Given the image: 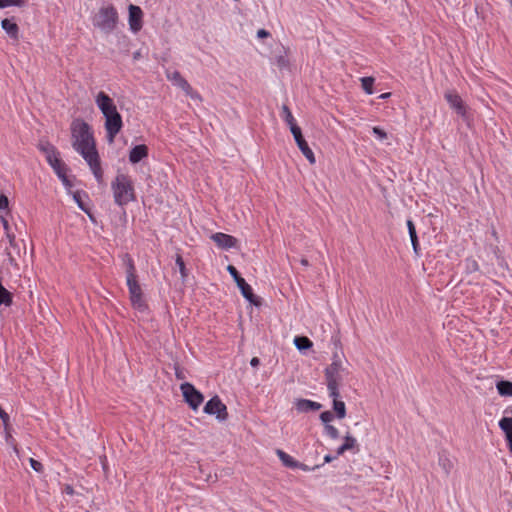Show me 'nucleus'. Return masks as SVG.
<instances>
[{"instance_id":"nucleus-1","label":"nucleus","mask_w":512,"mask_h":512,"mask_svg":"<svg viewBox=\"0 0 512 512\" xmlns=\"http://www.w3.org/2000/svg\"><path fill=\"white\" fill-rule=\"evenodd\" d=\"M73 148L84 158L90 166L95 178L100 181L102 170L99 155L89 125L82 120H75L71 125Z\"/></svg>"},{"instance_id":"nucleus-2","label":"nucleus","mask_w":512,"mask_h":512,"mask_svg":"<svg viewBox=\"0 0 512 512\" xmlns=\"http://www.w3.org/2000/svg\"><path fill=\"white\" fill-rule=\"evenodd\" d=\"M114 205L110 209V220L115 228L125 229L126 210L124 206L128 203V177L120 174L112 182Z\"/></svg>"},{"instance_id":"nucleus-3","label":"nucleus","mask_w":512,"mask_h":512,"mask_svg":"<svg viewBox=\"0 0 512 512\" xmlns=\"http://www.w3.org/2000/svg\"><path fill=\"white\" fill-rule=\"evenodd\" d=\"M96 104L105 117V129L109 143L114 141L116 134L122 127V118L118 113L113 100L104 92L96 96Z\"/></svg>"},{"instance_id":"nucleus-4","label":"nucleus","mask_w":512,"mask_h":512,"mask_svg":"<svg viewBox=\"0 0 512 512\" xmlns=\"http://www.w3.org/2000/svg\"><path fill=\"white\" fill-rule=\"evenodd\" d=\"M347 370L343 367L340 357L335 354L331 364L325 369V378L329 396H337L344 381Z\"/></svg>"},{"instance_id":"nucleus-5","label":"nucleus","mask_w":512,"mask_h":512,"mask_svg":"<svg viewBox=\"0 0 512 512\" xmlns=\"http://www.w3.org/2000/svg\"><path fill=\"white\" fill-rule=\"evenodd\" d=\"M130 302L133 308L139 314L140 319H148L149 317V307L146 302V298L142 292L141 287L136 282V280L132 277L130 273Z\"/></svg>"},{"instance_id":"nucleus-6","label":"nucleus","mask_w":512,"mask_h":512,"mask_svg":"<svg viewBox=\"0 0 512 512\" xmlns=\"http://www.w3.org/2000/svg\"><path fill=\"white\" fill-rule=\"evenodd\" d=\"M165 75H166V78L172 83V85L181 89L185 93L186 96H188L195 102H199V103L202 102V96L199 94L198 91L193 89V87L181 75V73L179 71L166 70Z\"/></svg>"},{"instance_id":"nucleus-7","label":"nucleus","mask_w":512,"mask_h":512,"mask_svg":"<svg viewBox=\"0 0 512 512\" xmlns=\"http://www.w3.org/2000/svg\"><path fill=\"white\" fill-rule=\"evenodd\" d=\"M43 150L46 153L47 162L53 168L56 175L61 179V181L63 182L64 185H66V186L70 185L69 180L66 175L67 167L59 158L56 149L53 146L49 145L48 147L44 148Z\"/></svg>"},{"instance_id":"nucleus-8","label":"nucleus","mask_w":512,"mask_h":512,"mask_svg":"<svg viewBox=\"0 0 512 512\" xmlns=\"http://www.w3.org/2000/svg\"><path fill=\"white\" fill-rule=\"evenodd\" d=\"M117 21L116 9L112 6L103 7L99 10L98 14L94 17V25L104 31H111L114 29Z\"/></svg>"},{"instance_id":"nucleus-9","label":"nucleus","mask_w":512,"mask_h":512,"mask_svg":"<svg viewBox=\"0 0 512 512\" xmlns=\"http://www.w3.org/2000/svg\"><path fill=\"white\" fill-rule=\"evenodd\" d=\"M180 390L182 392L185 402L190 406L192 410L196 411L199 408V406L203 403V394L200 391H198L191 383H182L180 385Z\"/></svg>"},{"instance_id":"nucleus-10","label":"nucleus","mask_w":512,"mask_h":512,"mask_svg":"<svg viewBox=\"0 0 512 512\" xmlns=\"http://www.w3.org/2000/svg\"><path fill=\"white\" fill-rule=\"evenodd\" d=\"M204 413L214 415L219 421H225L228 418L227 407L218 396L212 397L205 404Z\"/></svg>"},{"instance_id":"nucleus-11","label":"nucleus","mask_w":512,"mask_h":512,"mask_svg":"<svg viewBox=\"0 0 512 512\" xmlns=\"http://www.w3.org/2000/svg\"><path fill=\"white\" fill-rule=\"evenodd\" d=\"M446 101L451 109H453L462 119L467 120L468 107L456 91H447L444 94Z\"/></svg>"},{"instance_id":"nucleus-12","label":"nucleus","mask_w":512,"mask_h":512,"mask_svg":"<svg viewBox=\"0 0 512 512\" xmlns=\"http://www.w3.org/2000/svg\"><path fill=\"white\" fill-rule=\"evenodd\" d=\"M149 156V148L145 144H137L130 148V164L135 165L141 163L144 165Z\"/></svg>"},{"instance_id":"nucleus-13","label":"nucleus","mask_w":512,"mask_h":512,"mask_svg":"<svg viewBox=\"0 0 512 512\" xmlns=\"http://www.w3.org/2000/svg\"><path fill=\"white\" fill-rule=\"evenodd\" d=\"M143 27V11L139 6L130 4V31L139 32Z\"/></svg>"},{"instance_id":"nucleus-14","label":"nucleus","mask_w":512,"mask_h":512,"mask_svg":"<svg viewBox=\"0 0 512 512\" xmlns=\"http://www.w3.org/2000/svg\"><path fill=\"white\" fill-rule=\"evenodd\" d=\"M211 239L216 243V245L219 248L225 250L235 248L237 245V239L235 237L221 232L212 234Z\"/></svg>"},{"instance_id":"nucleus-15","label":"nucleus","mask_w":512,"mask_h":512,"mask_svg":"<svg viewBox=\"0 0 512 512\" xmlns=\"http://www.w3.org/2000/svg\"><path fill=\"white\" fill-rule=\"evenodd\" d=\"M322 405L318 402L309 400V399H298L295 402V408L298 412L306 413L309 411H318L320 410Z\"/></svg>"},{"instance_id":"nucleus-16","label":"nucleus","mask_w":512,"mask_h":512,"mask_svg":"<svg viewBox=\"0 0 512 512\" xmlns=\"http://www.w3.org/2000/svg\"><path fill=\"white\" fill-rule=\"evenodd\" d=\"M1 27L6 34L13 40H19V27L11 19L5 18L1 21Z\"/></svg>"},{"instance_id":"nucleus-17","label":"nucleus","mask_w":512,"mask_h":512,"mask_svg":"<svg viewBox=\"0 0 512 512\" xmlns=\"http://www.w3.org/2000/svg\"><path fill=\"white\" fill-rule=\"evenodd\" d=\"M438 464L443 469L446 475H448L454 467V459L451 458L446 452L439 453Z\"/></svg>"},{"instance_id":"nucleus-18","label":"nucleus","mask_w":512,"mask_h":512,"mask_svg":"<svg viewBox=\"0 0 512 512\" xmlns=\"http://www.w3.org/2000/svg\"><path fill=\"white\" fill-rule=\"evenodd\" d=\"M333 400V410L335 411L336 417L338 419H343L346 417V406L345 403L339 400L340 392L338 391L337 396H329Z\"/></svg>"},{"instance_id":"nucleus-19","label":"nucleus","mask_w":512,"mask_h":512,"mask_svg":"<svg viewBox=\"0 0 512 512\" xmlns=\"http://www.w3.org/2000/svg\"><path fill=\"white\" fill-rule=\"evenodd\" d=\"M407 228L410 236L413 251L416 255H419V242L416 233V228L412 220H407Z\"/></svg>"},{"instance_id":"nucleus-20","label":"nucleus","mask_w":512,"mask_h":512,"mask_svg":"<svg viewBox=\"0 0 512 512\" xmlns=\"http://www.w3.org/2000/svg\"><path fill=\"white\" fill-rule=\"evenodd\" d=\"M237 286L238 288L240 289L241 291V294L243 295V297L248 300L249 302L251 303H254V294H253V289L252 287L245 281V279H241L240 281H238L237 283Z\"/></svg>"},{"instance_id":"nucleus-21","label":"nucleus","mask_w":512,"mask_h":512,"mask_svg":"<svg viewBox=\"0 0 512 512\" xmlns=\"http://www.w3.org/2000/svg\"><path fill=\"white\" fill-rule=\"evenodd\" d=\"M496 389L502 397H512V382L507 380H500L496 383Z\"/></svg>"},{"instance_id":"nucleus-22","label":"nucleus","mask_w":512,"mask_h":512,"mask_svg":"<svg viewBox=\"0 0 512 512\" xmlns=\"http://www.w3.org/2000/svg\"><path fill=\"white\" fill-rule=\"evenodd\" d=\"M276 453L284 466L291 469H296V467L298 466L297 460H295L292 456H290L283 450L278 449Z\"/></svg>"},{"instance_id":"nucleus-23","label":"nucleus","mask_w":512,"mask_h":512,"mask_svg":"<svg viewBox=\"0 0 512 512\" xmlns=\"http://www.w3.org/2000/svg\"><path fill=\"white\" fill-rule=\"evenodd\" d=\"M281 116H282L283 120L286 122V124L289 126L290 129H291V127L298 126L296 119L294 118V116H293L292 112L290 111V109L288 108V106H286V105L282 106Z\"/></svg>"},{"instance_id":"nucleus-24","label":"nucleus","mask_w":512,"mask_h":512,"mask_svg":"<svg viewBox=\"0 0 512 512\" xmlns=\"http://www.w3.org/2000/svg\"><path fill=\"white\" fill-rule=\"evenodd\" d=\"M297 146L310 164H314L316 162L315 155L306 141L302 143L300 142Z\"/></svg>"},{"instance_id":"nucleus-25","label":"nucleus","mask_w":512,"mask_h":512,"mask_svg":"<svg viewBox=\"0 0 512 512\" xmlns=\"http://www.w3.org/2000/svg\"><path fill=\"white\" fill-rule=\"evenodd\" d=\"M374 78L373 77H362L361 78V86L366 94L372 95L373 91Z\"/></svg>"},{"instance_id":"nucleus-26","label":"nucleus","mask_w":512,"mask_h":512,"mask_svg":"<svg viewBox=\"0 0 512 512\" xmlns=\"http://www.w3.org/2000/svg\"><path fill=\"white\" fill-rule=\"evenodd\" d=\"M342 445H343V447L347 451H350V450H353V449L357 448V440L351 434L347 433L343 437V444Z\"/></svg>"},{"instance_id":"nucleus-27","label":"nucleus","mask_w":512,"mask_h":512,"mask_svg":"<svg viewBox=\"0 0 512 512\" xmlns=\"http://www.w3.org/2000/svg\"><path fill=\"white\" fill-rule=\"evenodd\" d=\"M294 344L300 351L312 346V342L307 337H295Z\"/></svg>"},{"instance_id":"nucleus-28","label":"nucleus","mask_w":512,"mask_h":512,"mask_svg":"<svg viewBox=\"0 0 512 512\" xmlns=\"http://www.w3.org/2000/svg\"><path fill=\"white\" fill-rule=\"evenodd\" d=\"M73 198H74L75 202L77 203L78 207L83 212H85L90 217L91 220L94 221V218H93L92 214L90 213L89 208L82 201L81 194L79 192H76V193H74Z\"/></svg>"},{"instance_id":"nucleus-29","label":"nucleus","mask_w":512,"mask_h":512,"mask_svg":"<svg viewBox=\"0 0 512 512\" xmlns=\"http://www.w3.org/2000/svg\"><path fill=\"white\" fill-rule=\"evenodd\" d=\"M499 427L504 432V434H508L512 432V418L511 417H503L499 421Z\"/></svg>"},{"instance_id":"nucleus-30","label":"nucleus","mask_w":512,"mask_h":512,"mask_svg":"<svg viewBox=\"0 0 512 512\" xmlns=\"http://www.w3.org/2000/svg\"><path fill=\"white\" fill-rule=\"evenodd\" d=\"M324 434L333 440H337L340 437L339 430L333 425L324 426Z\"/></svg>"},{"instance_id":"nucleus-31","label":"nucleus","mask_w":512,"mask_h":512,"mask_svg":"<svg viewBox=\"0 0 512 512\" xmlns=\"http://www.w3.org/2000/svg\"><path fill=\"white\" fill-rule=\"evenodd\" d=\"M25 4V0H0V9H4L10 6L23 7Z\"/></svg>"},{"instance_id":"nucleus-32","label":"nucleus","mask_w":512,"mask_h":512,"mask_svg":"<svg viewBox=\"0 0 512 512\" xmlns=\"http://www.w3.org/2000/svg\"><path fill=\"white\" fill-rule=\"evenodd\" d=\"M290 131H291V133H292V135L294 137V140H295L297 145L300 143V141H301V143L306 141L304 139L303 135H302V131H301V128L299 126L291 127Z\"/></svg>"},{"instance_id":"nucleus-33","label":"nucleus","mask_w":512,"mask_h":512,"mask_svg":"<svg viewBox=\"0 0 512 512\" xmlns=\"http://www.w3.org/2000/svg\"><path fill=\"white\" fill-rule=\"evenodd\" d=\"M333 419L334 415L331 411H323L320 414V420L324 424V426L331 425L330 423L333 421Z\"/></svg>"},{"instance_id":"nucleus-34","label":"nucleus","mask_w":512,"mask_h":512,"mask_svg":"<svg viewBox=\"0 0 512 512\" xmlns=\"http://www.w3.org/2000/svg\"><path fill=\"white\" fill-rule=\"evenodd\" d=\"M176 265L179 268V272L182 276V278H185L187 276V270L185 267V263L181 257V255H177L175 259Z\"/></svg>"},{"instance_id":"nucleus-35","label":"nucleus","mask_w":512,"mask_h":512,"mask_svg":"<svg viewBox=\"0 0 512 512\" xmlns=\"http://www.w3.org/2000/svg\"><path fill=\"white\" fill-rule=\"evenodd\" d=\"M275 63L281 69L288 67L289 61L285 55H279L275 58Z\"/></svg>"},{"instance_id":"nucleus-36","label":"nucleus","mask_w":512,"mask_h":512,"mask_svg":"<svg viewBox=\"0 0 512 512\" xmlns=\"http://www.w3.org/2000/svg\"><path fill=\"white\" fill-rule=\"evenodd\" d=\"M372 132L380 141H383L387 138V133L379 127H373Z\"/></svg>"},{"instance_id":"nucleus-37","label":"nucleus","mask_w":512,"mask_h":512,"mask_svg":"<svg viewBox=\"0 0 512 512\" xmlns=\"http://www.w3.org/2000/svg\"><path fill=\"white\" fill-rule=\"evenodd\" d=\"M227 271H228V272H229V274L233 277V279L235 280V282H236V283H237L238 281H240L241 279H243V278L239 275V273H238L237 269H236L234 266H232V265H228V267H227Z\"/></svg>"},{"instance_id":"nucleus-38","label":"nucleus","mask_w":512,"mask_h":512,"mask_svg":"<svg viewBox=\"0 0 512 512\" xmlns=\"http://www.w3.org/2000/svg\"><path fill=\"white\" fill-rule=\"evenodd\" d=\"M30 465H31L32 469L35 470L36 472H42V470H43L42 463H40L39 461H37L33 458H30Z\"/></svg>"},{"instance_id":"nucleus-39","label":"nucleus","mask_w":512,"mask_h":512,"mask_svg":"<svg viewBox=\"0 0 512 512\" xmlns=\"http://www.w3.org/2000/svg\"><path fill=\"white\" fill-rule=\"evenodd\" d=\"M466 267L470 272L478 270V264L474 259H466Z\"/></svg>"},{"instance_id":"nucleus-40","label":"nucleus","mask_w":512,"mask_h":512,"mask_svg":"<svg viewBox=\"0 0 512 512\" xmlns=\"http://www.w3.org/2000/svg\"><path fill=\"white\" fill-rule=\"evenodd\" d=\"M319 467H320L319 465H316L314 467H310V466H308L306 464L298 462V466L296 467V469H301L302 471L310 472V471H314L315 469H317Z\"/></svg>"},{"instance_id":"nucleus-41","label":"nucleus","mask_w":512,"mask_h":512,"mask_svg":"<svg viewBox=\"0 0 512 512\" xmlns=\"http://www.w3.org/2000/svg\"><path fill=\"white\" fill-rule=\"evenodd\" d=\"M8 205H9V200H8L7 196H5L4 194H1L0 195V210L7 209Z\"/></svg>"},{"instance_id":"nucleus-42","label":"nucleus","mask_w":512,"mask_h":512,"mask_svg":"<svg viewBox=\"0 0 512 512\" xmlns=\"http://www.w3.org/2000/svg\"><path fill=\"white\" fill-rule=\"evenodd\" d=\"M143 54L148 55V49L147 48H141L140 50L133 53V59L138 60L141 57H143Z\"/></svg>"},{"instance_id":"nucleus-43","label":"nucleus","mask_w":512,"mask_h":512,"mask_svg":"<svg viewBox=\"0 0 512 512\" xmlns=\"http://www.w3.org/2000/svg\"><path fill=\"white\" fill-rule=\"evenodd\" d=\"M11 247H16L15 234L10 230L5 233Z\"/></svg>"},{"instance_id":"nucleus-44","label":"nucleus","mask_w":512,"mask_h":512,"mask_svg":"<svg viewBox=\"0 0 512 512\" xmlns=\"http://www.w3.org/2000/svg\"><path fill=\"white\" fill-rule=\"evenodd\" d=\"M0 418L3 421V423L5 425H7L8 421H9V415L2 409L1 406H0Z\"/></svg>"},{"instance_id":"nucleus-45","label":"nucleus","mask_w":512,"mask_h":512,"mask_svg":"<svg viewBox=\"0 0 512 512\" xmlns=\"http://www.w3.org/2000/svg\"><path fill=\"white\" fill-rule=\"evenodd\" d=\"M0 222L3 225V229H4L5 233L11 230V227H10L8 221L1 215H0Z\"/></svg>"},{"instance_id":"nucleus-46","label":"nucleus","mask_w":512,"mask_h":512,"mask_svg":"<svg viewBox=\"0 0 512 512\" xmlns=\"http://www.w3.org/2000/svg\"><path fill=\"white\" fill-rule=\"evenodd\" d=\"M505 437H506V440H507L508 449H509L510 453H512V432L508 433V434H505Z\"/></svg>"},{"instance_id":"nucleus-47","label":"nucleus","mask_w":512,"mask_h":512,"mask_svg":"<svg viewBox=\"0 0 512 512\" xmlns=\"http://www.w3.org/2000/svg\"><path fill=\"white\" fill-rule=\"evenodd\" d=\"M268 36H269V32H268V31H266L265 29H259V30L257 31V37H258V38H266V37H268Z\"/></svg>"},{"instance_id":"nucleus-48","label":"nucleus","mask_w":512,"mask_h":512,"mask_svg":"<svg viewBox=\"0 0 512 512\" xmlns=\"http://www.w3.org/2000/svg\"><path fill=\"white\" fill-rule=\"evenodd\" d=\"M336 458H337V456H335V455L327 454L324 456V463H330Z\"/></svg>"},{"instance_id":"nucleus-49","label":"nucleus","mask_w":512,"mask_h":512,"mask_svg":"<svg viewBox=\"0 0 512 512\" xmlns=\"http://www.w3.org/2000/svg\"><path fill=\"white\" fill-rule=\"evenodd\" d=\"M347 450L343 447V445L339 446L336 450V455L337 457L343 455Z\"/></svg>"},{"instance_id":"nucleus-50","label":"nucleus","mask_w":512,"mask_h":512,"mask_svg":"<svg viewBox=\"0 0 512 512\" xmlns=\"http://www.w3.org/2000/svg\"><path fill=\"white\" fill-rule=\"evenodd\" d=\"M260 364V360L257 357H253L250 361L252 367H257Z\"/></svg>"},{"instance_id":"nucleus-51","label":"nucleus","mask_w":512,"mask_h":512,"mask_svg":"<svg viewBox=\"0 0 512 512\" xmlns=\"http://www.w3.org/2000/svg\"><path fill=\"white\" fill-rule=\"evenodd\" d=\"M7 255H8V257H9V262H10V264H12V265H13V264H16L15 259L11 256V253H10V252H7Z\"/></svg>"},{"instance_id":"nucleus-52","label":"nucleus","mask_w":512,"mask_h":512,"mask_svg":"<svg viewBox=\"0 0 512 512\" xmlns=\"http://www.w3.org/2000/svg\"><path fill=\"white\" fill-rule=\"evenodd\" d=\"M389 96H390V93H384V94L380 95V98L387 99Z\"/></svg>"},{"instance_id":"nucleus-53","label":"nucleus","mask_w":512,"mask_h":512,"mask_svg":"<svg viewBox=\"0 0 512 512\" xmlns=\"http://www.w3.org/2000/svg\"><path fill=\"white\" fill-rule=\"evenodd\" d=\"M134 200V196L132 195V193L130 192V201Z\"/></svg>"},{"instance_id":"nucleus-54","label":"nucleus","mask_w":512,"mask_h":512,"mask_svg":"<svg viewBox=\"0 0 512 512\" xmlns=\"http://www.w3.org/2000/svg\"><path fill=\"white\" fill-rule=\"evenodd\" d=\"M302 264L307 265V260H303Z\"/></svg>"},{"instance_id":"nucleus-55","label":"nucleus","mask_w":512,"mask_h":512,"mask_svg":"<svg viewBox=\"0 0 512 512\" xmlns=\"http://www.w3.org/2000/svg\"><path fill=\"white\" fill-rule=\"evenodd\" d=\"M510 5H511V7H512V0H510Z\"/></svg>"}]
</instances>
